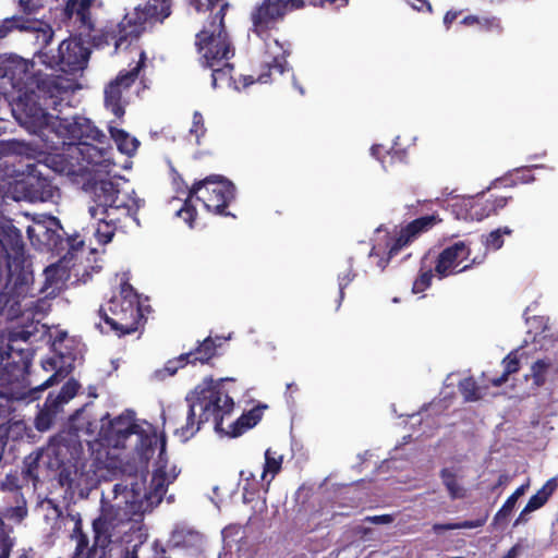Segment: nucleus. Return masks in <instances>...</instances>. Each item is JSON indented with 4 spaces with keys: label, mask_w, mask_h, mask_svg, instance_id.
I'll return each mask as SVG.
<instances>
[{
    "label": "nucleus",
    "mask_w": 558,
    "mask_h": 558,
    "mask_svg": "<svg viewBox=\"0 0 558 558\" xmlns=\"http://www.w3.org/2000/svg\"><path fill=\"white\" fill-rule=\"evenodd\" d=\"M59 410L60 408H58L54 403L49 404L48 399H46L44 408L39 411L35 418L36 429L39 432L48 430L51 427L53 418Z\"/></svg>",
    "instance_id": "nucleus-30"
},
{
    "label": "nucleus",
    "mask_w": 558,
    "mask_h": 558,
    "mask_svg": "<svg viewBox=\"0 0 558 558\" xmlns=\"http://www.w3.org/2000/svg\"><path fill=\"white\" fill-rule=\"evenodd\" d=\"M524 355V352L521 349L514 350L510 352L502 361L505 371L504 374L499 377L493 380L494 386H500L502 385L508 376L512 373H515L519 371V361Z\"/></svg>",
    "instance_id": "nucleus-31"
},
{
    "label": "nucleus",
    "mask_w": 558,
    "mask_h": 558,
    "mask_svg": "<svg viewBox=\"0 0 558 558\" xmlns=\"http://www.w3.org/2000/svg\"><path fill=\"white\" fill-rule=\"evenodd\" d=\"M219 1L220 0H190L191 5L198 13L211 10Z\"/></svg>",
    "instance_id": "nucleus-52"
},
{
    "label": "nucleus",
    "mask_w": 558,
    "mask_h": 558,
    "mask_svg": "<svg viewBox=\"0 0 558 558\" xmlns=\"http://www.w3.org/2000/svg\"><path fill=\"white\" fill-rule=\"evenodd\" d=\"M512 230L508 227L498 228L485 236L484 245L488 250L497 251L504 245L502 235H510Z\"/></svg>",
    "instance_id": "nucleus-39"
},
{
    "label": "nucleus",
    "mask_w": 558,
    "mask_h": 558,
    "mask_svg": "<svg viewBox=\"0 0 558 558\" xmlns=\"http://www.w3.org/2000/svg\"><path fill=\"white\" fill-rule=\"evenodd\" d=\"M171 544L174 547L199 546L203 543V536L193 531L175 530L171 536Z\"/></svg>",
    "instance_id": "nucleus-32"
},
{
    "label": "nucleus",
    "mask_w": 558,
    "mask_h": 558,
    "mask_svg": "<svg viewBox=\"0 0 558 558\" xmlns=\"http://www.w3.org/2000/svg\"><path fill=\"white\" fill-rule=\"evenodd\" d=\"M223 5L213 21L196 35L199 62L203 68L218 66L234 56V48L223 25Z\"/></svg>",
    "instance_id": "nucleus-7"
},
{
    "label": "nucleus",
    "mask_w": 558,
    "mask_h": 558,
    "mask_svg": "<svg viewBox=\"0 0 558 558\" xmlns=\"http://www.w3.org/2000/svg\"><path fill=\"white\" fill-rule=\"evenodd\" d=\"M184 361L190 362L189 360H180V357L178 359V361H169L166 364L163 372H166L169 376L174 375L179 367L178 364L181 363V365H183Z\"/></svg>",
    "instance_id": "nucleus-56"
},
{
    "label": "nucleus",
    "mask_w": 558,
    "mask_h": 558,
    "mask_svg": "<svg viewBox=\"0 0 558 558\" xmlns=\"http://www.w3.org/2000/svg\"><path fill=\"white\" fill-rule=\"evenodd\" d=\"M205 133L206 128L204 125V118L198 111H195L193 114L192 126L190 129V135L195 136L196 144H199V140Z\"/></svg>",
    "instance_id": "nucleus-45"
},
{
    "label": "nucleus",
    "mask_w": 558,
    "mask_h": 558,
    "mask_svg": "<svg viewBox=\"0 0 558 558\" xmlns=\"http://www.w3.org/2000/svg\"><path fill=\"white\" fill-rule=\"evenodd\" d=\"M117 298L121 301H130L133 303L134 306H138L137 295L132 286H130L129 283H123L121 286L120 296Z\"/></svg>",
    "instance_id": "nucleus-51"
},
{
    "label": "nucleus",
    "mask_w": 558,
    "mask_h": 558,
    "mask_svg": "<svg viewBox=\"0 0 558 558\" xmlns=\"http://www.w3.org/2000/svg\"><path fill=\"white\" fill-rule=\"evenodd\" d=\"M29 332L24 330L10 332L8 336L0 337V383L10 381L9 368H20L27 362L28 354L24 347L17 345L19 342L26 343Z\"/></svg>",
    "instance_id": "nucleus-11"
},
{
    "label": "nucleus",
    "mask_w": 558,
    "mask_h": 558,
    "mask_svg": "<svg viewBox=\"0 0 558 558\" xmlns=\"http://www.w3.org/2000/svg\"><path fill=\"white\" fill-rule=\"evenodd\" d=\"M154 553L157 557L160 558H172L171 556H168V550L165 548V546L159 542H154L153 544Z\"/></svg>",
    "instance_id": "nucleus-57"
},
{
    "label": "nucleus",
    "mask_w": 558,
    "mask_h": 558,
    "mask_svg": "<svg viewBox=\"0 0 558 558\" xmlns=\"http://www.w3.org/2000/svg\"><path fill=\"white\" fill-rule=\"evenodd\" d=\"M489 205H494V214H496L499 209L504 208L507 205V197H497L494 199H488Z\"/></svg>",
    "instance_id": "nucleus-60"
},
{
    "label": "nucleus",
    "mask_w": 558,
    "mask_h": 558,
    "mask_svg": "<svg viewBox=\"0 0 558 558\" xmlns=\"http://www.w3.org/2000/svg\"><path fill=\"white\" fill-rule=\"evenodd\" d=\"M234 185L220 175H210L196 182L189 191V197L194 196L204 203L207 210L218 215H229L225 209L234 198Z\"/></svg>",
    "instance_id": "nucleus-9"
},
{
    "label": "nucleus",
    "mask_w": 558,
    "mask_h": 558,
    "mask_svg": "<svg viewBox=\"0 0 558 558\" xmlns=\"http://www.w3.org/2000/svg\"><path fill=\"white\" fill-rule=\"evenodd\" d=\"M517 505V500L514 497L509 496L506 502L502 505V507L497 511V513L494 517L493 525L497 526L499 524H502L507 522L508 518L512 513L514 507Z\"/></svg>",
    "instance_id": "nucleus-40"
},
{
    "label": "nucleus",
    "mask_w": 558,
    "mask_h": 558,
    "mask_svg": "<svg viewBox=\"0 0 558 558\" xmlns=\"http://www.w3.org/2000/svg\"><path fill=\"white\" fill-rule=\"evenodd\" d=\"M211 70V85L214 88L221 86L223 84L230 86L233 82L231 76V72L233 70V65L226 60L218 66L209 68Z\"/></svg>",
    "instance_id": "nucleus-33"
},
{
    "label": "nucleus",
    "mask_w": 558,
    "mask_h": 558,
    "mask_svg": "<svg viewBox=\"0 0 558 558\" xmlns=\"http://www.w3.org/2000/svg\"><path fill=\"white\" fill-rule=\"evenodd\" d=\"M243 531L240 525H230L222 530V538L228 547H232V543L236 541V536L242 537Z\"/></svg>",
    "instance_id": "nucleus-47"
},
{
    "label": "nucleus",
    "mask_w": 558,
    "mask_h": 558,
    "mask_svg": "<svg viewBox=\"0 0 558 558\" xmlns=\"http://www.w3.org/2000/svg\"><path fill=\"white\" fill-rule=\"evenodd\" d=\"M365 521L374 523V524H389L392 522V517L389 514L373 515V517H366Z\"/></svg>",
    "instance_id": "nucleus-54"
},
{
    "label": "nucleus",
    "mask_w": 558,
    "mask_h": 558,
    "mask_svg": "<svg viewBox=\"0 0 558 558\" xmlns=\"http://www.w3.org/2000/svg\"><path fill=\"white\" fill-rule=\"evenodd\" d=\"M451 211L459 220H474V198L465 197L457 199L451 205Z\"/></svg>",
    "instance_id": "nucleus-37"
},
{
    "label": "nucleus",
    "mask_w": 558,
    "mask_h": 558,
    "mask_svg": "<svg viewBox=\"0 0 558 558\" xmlns=\"http://www.w3.org/2000/svg\"><path fill=\"white\" fill-rule=\"evenodd\" d=\"M485 519H478L473 521H462L459 523H456L457 530L460 529H475L484 525Z\"/></svg>",
    "instance_id": "nucleus-53"
},
{
    "label": "nucleus",
    "mask_w": 558,
    "mask_h": 558,
    "mask_svg": "<svg viewBox=\"0 0 558 558\" xmlns=\"http://www.w3.org/2000/svg\"><path fill=\"white\" fill-rule=\"evenodd\" d=\"M557 488V478L553 477L548 480L543 487L537 490L535 495H533L527 504L526 507L529 510L535 511L539 508H542L548 500V498L553 495V493Z\"/></svg>",
    "instance_id": "nucleus-28"
},
{
    "label": "nucleus",
    "mask_w": 558,
    "mask_h": 558,
    "mask_svg": "<svg viewBox=\"0 0 558 558\" xmlns=\"http://www.w3.org/2000/svg\"><path fill=\"white\" fill-rule=\"evenodd\" d=\"M13 547V539L4 529L3 518L0 517V558H9Z\"/></svg>",
    "instance_id": "nucleus-43"
},
{
    "label": "nucleus",
    "mask_w": 558,
    "mask_h": 558,
    "mask_svg": "<svg viewBox=\"0 0 558 558\" xmlns=\"http://www.w3.org/2000/svg\"><path fill=\"white\" fill-rule=\"evenodd\" d=\"M282 464V456L277 454L271 449H267L265 452V464L263 472L260 473V478L266 481V485L268 486L275 475L281 470Z\"/></svg>",
    "instance_id": "nucleus-29"
},
{
    "label": "nucleus",
    "mask_w": 558,
    "mask_h": 558,
    "mask_svg": "<svg viewBox=\"0 0 558 558\" xmlns=\"http://www.w3.org/2000/svg\"><path fill=\"white\" fill-rule=\"evenodd\" d=\"M92 194L95 205L88 213L95 220L94 235L99 243H109L116 230L125 227L128 220L137 222L136 214L144 202L135 196L128 181L122 178L98 180Z\"/></svg>",
    "instance_id": "nucleus-4"
},
{
    "label": "nucleus",
    "mask_w": 558,
    "mask_h": 558,
    "mask_svg": "<svg viewBox=\"0 0 558 558\" xmlns=\"http://www.w3.org/2000/svg\"><path fill=\"white\" fill-rule=\"evenodd\" d=\"M216 344L211 338H207L203 341V343L196 349L195 352H190L186 354H182L180 360H189L193 357L192 362L199 361L202 363L207 362L215 354Z\"/></svg>",
    "instance_id": "nucleus-35"
},
{
    "label": "nucleus",
    "mask_w": 558,
    "mask_h": 558,
    "mask_svg": "<svg viewBox=\"0 0 558 558\" xmlns=\"http://www.w3.org/2000/svg\"><path fill=\"white\" fill-rule=\"evenodd\" d=\"M531 512H533V511L529 510L527 507L525 506L523 508V510L520 512V514L518 515V518L515 519L513 526H518V525L526 523L529 521V514Z\"/></svg>",
    "instance_id": "nucleus-58"
},
{
    "label": "nucleus",
    "mask_w": 558,
    "mask_h": 558,
    "mask_svg": "<svg viewBox=\"0 0 558 558\" xmlns=\"http://www.w3.org/2000/svg\"><path fill=\"white\" fill-rule=\"evenodd\" d=\"M354 275L349 270L343 276L339 277V289H340V299H343V289L353 280Z\"/></svg>",
    "instance_id": "nucleus-55"
},
{
    "label": "nucleus",
    "mask_w": 558,
    "mask_h": 558,
    "mask_svg": "<svg viewBox=\"0 0 558 558\" xmlns=\"http://www.w3.org/2000/svg\"><path fill=\"white\" fill-rule=\"evenodd\" d=\"M16 504L4 509L3 518L13 523H22L28 514L26 500L23 496H16Z\"/></svg>",
    "instance_id": "nucleus-36"
},
{
    "label": "nucleus",
    "mask_w": 558,
    "mask_h": 558,
    "mask_svg": "<svg viewBox=\"0 0 558 558\" xmlns=\"http://www.w3.org/2000/svg\"><path fill=\"white\" fill-rule=\"evenodd\" d=\"M61 95V88L58 87L54 80L49 77L39 78L37 90L25 92L21 95L13 112L23 124L38 129L54 128L56 122L59 121V125L66 130L71 140L78 141V143L88 140L101 143L106 135L93 125L90 120L82 117L61 118L47 112L48 107L61 112V110H58V106L63 100Z\"/></svg>",
    "instance_id": "nucleus-3"
},
{
    "label": "nucleus",
    "mask_w": 558,
    "mask_h": 558,
    "mask_svg": "<svg viewBox=\"0 0 558 558\" xmlns=\"http://www.w3.org/2000/svg\"><path fill=\"white\" fill-rule=\"evenodd\" d=\"M109 316L104 310H99L100 316L117 335H129L137 330L140 308L130 301H121L112 298L109 303Z\"/></svg>",
    "instance_id": "nucleus-14"
},
{
    "label": "nucleus",
    "mask_w": 558,
    "mask_h": 558,
    "mask_svg": "<svg viewBox=\"0 0 558 558\" xmlns=\"http://www.w3.org/2000/svg\"><path fill=\"white\" fill-rule=\"evenodd\" d=\"M44 277L41 292L47 296H54L63 289L69 279V271L61 264H52L44 270Z\"/></svg>",
    "instance_id": "nucleus-22"
},
{
    "label": "nucleus",
    "mask_w": 558,
    "mask_h": 558,
    "mask_svg": "<svg viewBox=\"0 0 558 558\" xmlns=\"http://www.w3.org/2000/svg\"><path fill=\"white\" fill-rule=\"evenodd\" d=\"M41 365L45 371H54V373L40 386V388H48L52 386L57 381L58 377H64L68 373L62 355L54 354L47 357L41 362Z\"/></svg>",
    "instance_id": "nucleus-26"
},
{
    "label": "nucleus",
    "mask_w": 558,
    "mask_h": 558,
    "mask_svg": "<svg viewBox=\"0 0 558 558\" xmlns=\"http://www.w3.org/2000/svg\"><path fill=\"white\" fill-rule=\"evenodd\" d=\"M459 389L466 401H475L480 398L478 387L472 378L461 380Z\"/></svg>",
    "instance_id": "nucleus-42"
},
{
    "label": "nucleus",
    "mask_w": 558,
    "mask_h": 558,
    "mask_svg": "<svg viewBox=\"0 0 558 558\" xmlns=\"http://www.w3.org/2000/svg\"><path fill=\"white\" fill-rule=\"evenodd\" d=\"M166 492L161 482L148 490L142 477L133 476L101 493L102 517L109 527L107 558H138L148 536L142 517L161 502Z\"/></svg>",
    "instance_id": "nucleus-1"
},
{
    "label": "nucleus",
    "mask_w": 558,
    "mask_h": 558,
    "mask_svg": "<svg viewBox=\"0 0 558 558\" xmlns=\"http://www.w3.org/2000/svg\"><path fill=\"white\" fill-rule=\"evenodd\" d=\"M259 420H260V410L253 409L247 414L242 415L234 424L245 426V427H252V426L256 425Z\"/></svg>",
    "instance_id": "nucleus-49"
},
{
    "label": "nucleus",
    "mask_w": 558,
    "mask_h": 558,
    "mask_svg": "<svg viewBox=\"0 0 558 558\" xmlns=\"http://www.w3.org/2000/svg\"><path fill=\"white\" fill-rule=\"evenodd\" d=\"M433 278L432 270H426L421 274V276L413 283V292L420 293L423 292L426 288L429 287Z\"/></svg>",
    "instance_id": "nucleus-50"
},
{
    "label": "nucleus",
    "mask_w": 558,
    "mask_h": 558,
    "mask_svg": "<svg viewBox=\"0 0 558 558\" xmlns=\"http://www.w3.org/2000/svg\"><path fill=\"white\" fill-rule=\"evenodd\" d=\"M97 0H69L66 3V12L72 15L76 14L80 20L86 24L89 21L88 10Z\"/></svg>",
    "instance_id": "nucleus-38"
},
{
    "label": "nucleus",
    "mask_w": 558,
    "mask_h": 558,
    "mask_svg": "<svg viewBox=\"0 0 558 558\" xmlns=\"http://www.w3.org/2000/svg\"><path fill=\"white\" fill-rule=\"evenodd\" d=\"M13 28L29 29L31 26L19 24L16 17H9L0 22V38H3Z\"/></svg>",
    "instance_id": "nucleus-46"
},
{
    "label": "nucleus",
    "mask_w": 558,
    "mask_h": 558,
    "mask_svg": "<svg viewBox=\"0 0 558 558\" xmlns=\"http://www.w3.org/2000/svg\"><path fill=\"white\" fill-rule=\"evenodd\" d=\"M146 56L142 51L140 54V61L136 65L126 72H121L117 78L109 83L105 89V106L109 109L117 118H121L124 114V101L123 93L135 82L141 69L144 65Z\"/></svg>",
    "instance_id": "nucleus-16"
},
{
    "label": "nucleus",
    "mask_w": 558,
    "mask_h": 558,
    "mask_svg": "<svg viewBox=\"0 0 558 558\" xmlns=\"http://www.w3.org/2000/svg\"><path fill=\"white\" fill-rule=\"evenodd\" d=\"M45 454L49 459V466L53 469L69 468L80 460L83 454V446L78 436L74 433H62L50 439Z\"/></svg>",
    "instance_id": "nucleus-12"
},
{
    "label": "nucleus",
    "mask_w": 558,
    "mask_h": 558,
    "mask_svg": "<svg viewBox=\"0 0 558 558\" xmlns=\"http://www.w3.org/2000/svg\"><path fill=\"white\" fill-rule=\"evenodd\" d=\"M171 0H150L145 7H137L132 13L106 33L107 44H113L114 51L131 41L145 31L147 25L162 22L171 13Z\"/></svg>",
    "instance_id": "nucleus-6"
},
{
    "label": "nucleus",
    "mask_w": 558,
    "mask_h": 558,
    "mask_svg": "<svg viewBox=\"0 0 558 558\" xmlns=\"http://www.w3.org/2000/svg\"><path fill=\"white\" fill-rule=\"evenodd\" d=\"M89 51L85 48L82 43L77 39H69L63 40L58 47V56L49 57L46 52H40L36 54L32 62L25 63V73H29L33 75V82L31 85L35 84L37 86V82L39 78L49 77L50 75H43L39 71H35V65L45 64L50 69L58 68L61 72L64 73H75L85 68L88 61ZM53 80V77H52ZM57 85L58 82L54 78ZM60 88V86H58ZM35 90L34 88H29L28 92Z\"/></svg>",
    "instance_id": "nucleus-8"
},
{
    "label": "nucleus",
    "mask_w": 558,
    "mask_h": 558,
    "mask_svg": "<svg viewBox=\"0 0 558 558\" xmlns=\"http://www.w3.org/2000/svg\"><path fill=\"white\" fill-rule=\"evenodd\" d=\"M77 390L78 384L75 380H69L63 385L57 395L49 393L47 399L49 404L54 403L58 408H61L63 404L68 403L72 398L75 397Z\"/></svg>",
    "instance_id": "nucleus-34"
},
{
    "label": "nucleus",
    "mask_w": 558,
    "mask_h": 558,
    "mask_svg": "<svg viewBox=\"0 0 558 558\" xmlns=\"http://www.w3.org/2000/svg\"><path fill=\"white\" fill-rule=\"evenodd\" d=\"M101 470L95 461H83L82 457L75 463L60 471V483L71 489L87 495L100 482Z\"/></svg>",
    "instance_id": "nucleus-13"
},
{
    "label": "nucleus",
    "mask_w": 558,
    "mask_h": 558,
    "mask_svg": "<svg viewBox=\"0 0 558 558\" xmlns=\"http://www.w3.org/2000/svg\"><path fill=\"white\" fill-rule=\"evenodd\" d=\"M438 221H440V219L435 215L425 216L415 219L405 228L401 229L399 235L393 240V242L389 246V258L398 254L399 251H401L405 245L412 242L418 234L429 230Z\"/></svg>",
    "instance_id": "nucleus-20"
},
{
    "label": "nucleus",
    "mask_w": 558,
    "mask_h": 558,
    "mask_svg": "<svg viewBox=\"0 0 558 558\" xmlns=\"http://www.w3.org/2000/svg\"><path fill=\"white\" fill-rule=\"evenodd\" d=\"M433 530L435 532L457 530V526H456V523H447V524L437 523V524H434Z\"/></svg>",
    "instance_id": "nucleus-64"
},
{
    "label": "nucleus",
    "mask_w": 558,
    "mask_h": 558,
    "mask_svg": "<svg viewBox=\"0 0 558 558\" xmlns=\"http://www.w3.org/2000/svg\"><path fill=\"white\" fill-rule=\"evenodd\" d=\"M101 435L107 444L114 448L133 446L136 462L134 476L142 477L148 490H155L161 482L162 490L173 483L180 470L170 464L166 454V437L146 421H138L132 411H125L101 427ZM128 477H133L129 475Z\"/></svg>",
    "instance_id": "nucleus-2"
},
{
    "label": "nucleus",
    "mask_w": 558,
    "mask_h": 558,
    "mask_svg": "<svg viewBox=\"0 0 558 558\" xmlns=\"http://www.w3.org/2000/svg\"><path fill=\"white\" fill-rule=\"evenodd\" d=\"M439 476L448 495L451 499H462L466 497V488L463 486V469L458 465L444 468Z\"/></svg>",
    "instance_id": "nucleus-21"
},
{
    "label": "nucleus",
    "mask_w": 558,
    "mask_h": 558,
    "mask_svg": "<svg viewBox=\"0 0 558 558\" xmlns=\"http://www.w3.org/2000/svg\"><path fill=\"white\" fill-rule=\"evenodd\" d=\"M241 482H244L243 485V498L247 499V495L254 494L257 489L258 481L256 478V474L251 470H243L240 473Z\"/></svg>",
    "instance_id": "nucleus-41"
},
{
    "label": "nucleus",
    "mask_w": 558,
    "mask_h": 558,
    "mask_svg": "<svg viewBox=\"0 0 558 558\" xmlns=\"http://www.w3.org/2000/svg\"><path fill=\"white\" fill-rule=\"evenodd\" d=\"M521 551H522V546H521V544L518 543L514 546H512L502 558H518L520 556Z\"/></svg>",
    "instance_id": "nucleus-62"
},
{
    "label": "nucleus",
    "mask_w": 558,
    "mask_h": 558,
    "mask_svg": "<svg viewBox=\"0 0 558 558\" xmlns=\"http://www.w3.org/2000/svg\"><path fill=\"white\" fill-rule=\"evenodd\" d=\"M492 214H494V205H489L488 199L482 201L474 198V220L481 221Z\"/></svg>",
    "instance_id": "nucleus-44"
},
{
    "label": "nucleus",
    "mask_w": 558,
    "mask_h": 558,
    "mask_svg": "<svg viewBox=\"0 0 558 558\" xmlns=\"http://www.w3.org/2000/svg\"><path fill=\"white\" fill-rule=\"evenodd\" d=\"M49 227H45L43 225H37L36 227H28L27 228V234L32 239L35 234L37 236H40L41 234L45 235V240L47 241V244L49 246L58 247L59 242L62 241V234L58 232L61 231L63 234L65 232L63 231L62 227L60 226L59 221L56 218L50 219Z\"/></svg>",
    "instance_id": "nucleus-24"
},
{
    "label": "nucleus",
    "mask_w": 558,
    "mask_h": 558,
    "mask_svg": "<svg viewBox=\"0 0 558 558\" xmlns=\"http://www.w3.org/2000/svg\"><path fill=\"white\" fill-rule=\"evenodd\" d=\"M470 248L464 242H457L451 246L446 247L438 256L435 271L439 278L448 277L452 274L461 272L469 269L471 266L465 265L459 270L456 268L460 263L468 258Z\"/></svg>",
    "instance_id": "nucleus-18"
},
{
    "label": "nucleus",
    "mask_w": 558,
    "mask_h": 558,
    "mask_svg": "<svg viewBox=\"0 0 558 558\" xmlns=\"http://www.w3.org/2000/svg\"><path fill=\"white\" fill-rule=\"evenodd\" d=\"M303 4V0H263L251 11L252 27L250 31L264 38L289 11L299 9Z\"/></svg>",
    "instance_id": "nucleus-10"
},
{
    "label": "nucleus",
    "mask_w": 558,
    "mask_h": 558,
    "mask_svg": "<svg viewBox=\"0 0 558 558\" xmlns=\"http://www.w3.org/2000/svg\"><path fill=\"white\" fill-rule=\"evenodd\" d=\"M58 193V191L50 184H47L44 186V191L41 193V201H48L53 198L54 194Z\"/></svg>",
    "instance_id": "nucleus-59"
},
{
    "label": "nucleus",
    "mask_w": 558,
    "mask_h": 558,
    "mask_svg": "<svg viewBox=\"0 0 558 558\" xmlns=\"http://www.w3.org/2000/svg\"><path fill=\"white\" fill-rule=\"evenodd\" d=\"M47 511L48 513L46 517H51L53 520L58 521L61 511L56 506H52L51 502H48Z\"/></svg>",
    "instance_id": "nucleus-63"
},
{
    "label": "nucleus",
    "mask_w": 558,
    "mask_h": 558,
    "mask_svg": "<svg viewBox=\"0 0 558 558\" xmlns=\"http://www.w3.org/2000/svg\"><path fill=\"white\" fill-rule=\"evenodd\" d=\"M71 154L76 156L80 169L89 173H109L113 166L110 149L88 142L77 143L71 147Z\"/></svg>",
    "instance_id": "nucleus-17"
},
{
    "label": "nucleus",
    "mask_w": 558,
    "mask_h": 558,
    "mask_svg": "<svg viewBox=\"0 0 558 558\" xmlns=\"http://www.w3.org/2000/svg\"><path fill=\"white\" fill-rule=\"evenodd\" d=\"M66 244L69 245L70 250L76 251L83 246V241L78 239V236H69L65 240Z\"/></svg>",
    "instance_id": "nucleus-61"
},
{
    "label": "nucleus",
    "mask_w": 558,
    "mask_h": 558,
    "mask_svg": "<svg viewBox=\"0 0 558 558\" xmlns=\"http://www.w3.org/2000/svg\"><path fill=\"white\" fill-rule=\"evenodd\" d=\"M23 253L24 243L20 230L9 221H0V258L8 259L11 266V260H20Z\"/></svg>",
    "instance_id": "nucleus-19"
},
{
    "label": "nucleus",
    "mask_w": 558,
    "mask_h": 558,
    "mask_svg": "<svg viewBox=\"0 0 558 558\" xmlns=\"http://www.w3.org/2000/svg\"><path fill=\"white\" fill-rule=\"evenodd\" d=\"M108 525L102 517V509L99 515L93 521L94 543L89 547L88 538L78 529L75 530L76 547L72 558H107L109 544Z\"/></svg>",
    "instance_id": "nucleus-15"
},
{
    "label": "nucleus",
    "mask_w": 558,
    "mask_h": 558,
    "mask_svg": "<svg viewBox=\"0 0 558 558\" xmlns=\"http://www.w3.org/2000/svg\"><path fill=\"white\" fill-rule=\"evenodd\" d=\"M557 371L555 363L548 357L538 359L531 366V375L536 386L544 385L548 377Z\"/></svg>",
    "instance_id": "nucleus-25"
},
{
    "label": "nucleus",
    "mask_w": 558,
    "mask_h": 558,
    "mask_svg": "<svg viewBox=\"0 0 558 558\" xmlns=\"http://www.w3.org/2000/svg\"><path fill=\"white\" fill-rule=\"evenodd\" d=\"M110 134L121 153L129 156L135 154L140 145V142L135 137H132L125 131L113 126L110 128Z\"/></svg>",
    "instance_id": "nucleus-27"
},
{
    "label": "nucleus",
    "mask_w": 558,
    "mask_h": 558,
    "mask_svg": "<svg viewBox=\"0 0 558 558\" xmlns=\"http://www.w3.org/2000/svg\"><path fill=\"white\" fill-rule=\"evenodd\" d=\"M190 197L184 202L183 207H181L177 215L181 217L190 227L193 226L194 218L196 216L195 208L190 204Z\"/></svg>",
    "instance_id": "nucleus-48"
},
{
    "label": "nucleus",
    "mask_w": 558,
    "mask_h": 558,
    "mask_svg": "<svg viewBox=\"0 0 558 558\" xmlns=\"http://www.w3.org/2000/svg\"><path fill=\"white\" fill-rule=\"evenodd\" d=\"M228 380V378H226ZM205 379L187 397L185 423L174 429V435L185 442L199 429L203 423L213 421L217 433L223 432L222 422L233 410L234 402L221 388V383Z\"/></svg>",
    "instance_id": "nucleus-5"
},
{
    "label": "nucleus",
    "mask_w": 558,
    "mask_h": 558,
    "mask_svg": "<svg viewBox=\"0 0 558 558\" xmlns=\"http://www.w3.org/2000/svg\"><path fill=\"white\" fill-rule=\"evenodd\" d=\"M265 39L266 45V59L265 64L269 70H276L280 74L284 72L287 60V50L278 41V39L270 38L269 36Z\"/></svg>",
    "instance_id": "nucleus-23"
}]
</instances>
